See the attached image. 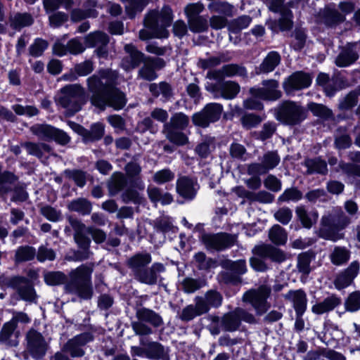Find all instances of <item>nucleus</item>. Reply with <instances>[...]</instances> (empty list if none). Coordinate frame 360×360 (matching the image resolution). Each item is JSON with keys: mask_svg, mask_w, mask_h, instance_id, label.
Here are the masks:
<instances>
[{"mask_svg": "<svg viewBox=\"0 0 360 360\" xmlns=\"http://www.w3.org/2000/svg\"><path fill=\"white\" fill-rule=\"evenodd\" d=\"M150 0H126V12L130 18H134L136 13L141 12Z\"/></svg>", "mask_w": 360, "mask_h": 360, "instance_id": "obj_56", "label": "nucleus"}, {"mask_svg": "<svg viewBox=\"0 0 360 360\" xmlns=\"http://www.w3.org/2000/svg\"><path fill=\"white\" fill-rule=\"evenodd\" d=\"M49 349V343L44 337L34 329L26 334V349L35 359H42Z\"/></svg>", "mask_w": 360, "mask_h": 360, "instance_id": "obj_15", "label": "nucleus"}, {"mask_svg": "<svg viewBox=\"0 0 360 360\" xmlns=\"http://www.w3.org/2000/svg\"><path fill=\"white\" fill-rule=\"evenodd\" d=\"M124 50L128 53V56L122 60V66L125 70L129 71L137 68L146 59L144 54L132 44L125 45Z\"/></svg>", "mask_w": 360, "mask_h": 360, "instance_id": "obj_29", "label": "nucleus"}, {"mask_svg": "<svg viewBox=\"0 0 360 360\" xmlns=\"http://www.w3.org/2000/svg\"><path fill=\"white\" fill-rule=\"evenodd\" d=\"M202 240L207 249L221 250L232 246L236 237L228 233L205 234Z\"/></svg>", "mask_w": 360, "mask_h": 360, "instance_id": "obj_21", "label": "nucleus"}, {"mask_svg": "<svg viewBox=\"0 0 360 360\" xmlns=\"http://www.w3.org/2000/svg\"><path fill=\"white\" fill-rule=\"evenodd\" d=\"M304 165L307 168V173L308 174H320L325 175L328 172L326 161L320 158L306 159Z\"/></svg>", "mask_w": 360, "mask_h": 360, "instance_id": "obj_41", "label": "nucleus"}, {"mask_svg": "<svg viewBox=\"0 0 360 360\" xmlns=\"http://www.w3.org/2000/svg\"><path fill=\"white\" fill-rule=\"evenodd\" d=\"M67 207L71 212H78L82 215H88L91 212L92 204L86 198H79L70 201Z\"/></svg>", "mask_w": 360, "mask_h": 360, "instance_id": "obj_42", "label": "nucleus"}, {"mask_svg": "<svg viewBox=\"0 0 360 360\" xmlns=\"http://www.w3.org/2000/svg\"><path fill=\"white\" fill-rule=\"evenodd\" d=\"M30 131L42 140H54L63 146L70 141V137L64 131L46 124H34L30 127Z\"/></svg>", "mask_w": 360, "mask_h": 360, "instance_id": "obj_13", "label": "nucleus"}, {"mask_svg": "<svg viewBox=\"0 0 360 360\" xmlns=\"http://www.w3.org/2000/svg\"><path fill=\"white\" fill-rule=\"evenodd\" d=\"M127 181L124 174L121 172H115L110 176L108 188L110 195H115L122 191L126 186Z\"/></svg>", "mask_w": 360, "mask_h": 360, "instance_id": "obj_45", "label": "nucleus"}, {"mask_svg": "<svg viewBox=\"0 0 360 360\" xmlns=\"http://www.w3.org/2000/svg\"><path fill=\"white\" fill-rule=\"evenodd\" d=\"M214 148V138L207 137L195 147V151L201 158H206Z\"/></svg>", "mask_w": 360, "mask_h": 360, "instance_id": "obj_59", "label": "nucleus"}, {"mask_svg": "<svg viewBox=\"0 0 360 360\" xmlns=\"http://www.w3.org/2000/svg\"><path fill=\"white\" fill-rule=\"evenodd\" d=\"M223 106L217 103L207 104L203 109L195 113L192 117V121L195 125L207 127L210 123L217 122L221 117Z\"/></svg>", "mask_w": 360, "mask_h": 360, "instance_id": "obj_16", "label": "nucleus"}, {"mask_svg": "<svg viewBox=\"0 0 360 360\" xmlns=\"http://www.w3.org/2000/svg\"><path fill=\"white\" fill-rule=\"evenodd\" d=\"M74 4L73 0H43V6L46 13L54 12L60 7L70 10Z\"/></svg>", "mask_w": 360, "mask_h": 360, "instance_id": "obj_50", "label": "nucleus"}, {"mask_svg": "<svg viewBox=\"0 0 360 360\" xmlns=\"http://www.w3.org/2000/svg\"><path fill=\"white\" fill-rule=\"evenodd\" d=\"M285 299L293 304L296 315L302 316L307 309V298L305 292L301 289L290 290L284 295Z\"/></svg>", "mask_w": 360, "mask_h": 360, "instance_id": "obj_32", "label": "nucleus"}, {"mask_svg": "<svg viewBox=\"0 0 360 360\" xmlns=\"http://www.w3.org/2000/svg\"><path fill=\"white\" fill-rule=\"evenodd\" d=\"M37 252L34 248L31 246H20L15 254V262L16 263L24 262L32 260L36 256Z\"/></svg>", "mask_w": 360, "mask_h": 360, "instance_id": "obj_55", "label": "nucleus"}, {"mask_svg": "<svg viewBox=\"0 0 360 360\" xmlns=\"http://www.w3.org/2000/svg\"><path fill=\"white\" fill-rule=\"evenodd\" d=\"M252 18L249 15H242L233 19L229 24V30L233 32H238L249 26Z\"/></svg>", "mask_w": 360, "mask_h": 360, "instance_id": "obj_62", "label": "nucleus"}, {"mask_svg": "<svg viewBox=\"0 0 360 360\" xmlns=\"http://www.w3.org/2000/svg\"><path fill=\"white\" fill-rule=\"evenodd\" d=\"M341 299L336 295H331L326 297L322 301L316 302L311 307V311L314 314L321 315L328 313L340 305Z\"/></svg>", "mask_w": 360, "mask_h": 360, "instance_id": "obj_33", "label": "nucleus"}, {"mask_svg": "<svg viewBox=\"0 0 360 360\" xmlns=\"http://www.w3.org/2000/svg\"><path fill=\"white\" fill-rule=\"evenodd\" d=\"M262 87H252L250 93L253 97L264 101H274L282 96L279 90V82L276 79H265L262 82Z\"/></svg>", "mask_w": 360, "mask_h": 360, "instance_id": "obj_17", "label": "nucleus"}, {"mask_svg": "<svg viewBox=\"0 0 360 360\" xmlns=\"http://www.w3.org/2000/svg\"><path fill=\"white\" fill-rule=\"evenodd\" d=\"M269 238L275 245H281L287 242L288 233L280 225L275 224L269 231Z\"/></svg>", "mask_w": 360, "mask_h": 360, "instance_id": "obj_47", "label": "nucleus"}, {"mask_svg": "<svg viewBox=\"0 0 360 360\" xmlns=\"http://www.w3.org/2000/svg\"><path fill=\"white\" fill-rule=\"evenodd\" d=\"M147 193L149 199L155 204L160 202L162 205H165L173 201V198L170 193L162 192L160 188L155 186H148Z\"/></svg>", "mask_w": 360, "mask_h": 360, "instance_id": "obj_39", "label": "nucleus"}, {"mask_svg": "<svg viewBox=\"0 0 360 360\" xmlns=\"http://www.w3.org/2000/svg\"><path fill=\"white\" fill-rule=\"evenodd\" d=\"M172 20V11L169 6H164L161 11L153 10L144 18V25L148 30L139 32V38L147 40L151 38H167L169 27Z\"/></svg>", "mask_w": 360, "mask_h": 360, "instance_id": "obj_3", "label": "nucleus"}, {"mask_svg": "<svg viewBox=\"0 0 360 360\" xmlns=\"http://www.w3.org/2000/svg\"><path fill=\"white\" fill-rule=\"evenodd\" d=\"M351 252L344 246H335L329 255L331 263L335 266L346 264L350 258Z\"/></svg>", "mask_w": 360, "mask_h": 360, "instance_id": "obj_40", "label": "nucleus"}, {"mask_svg": "<svg viewBox=\"0 0 360 360\" xmlns=\"http://www.w3.org/2000/svg\"><path fill=\"white\" fill-rule=\"evenodd\" d=\"M92 340L93 335L90 333H81L70 339L63 345V351H68L73 358L82 357L85 354L83 347Z\"/></svg>", "mask_w": 360, "mask_h": 360, "instance_id": "obj_22", "label": "nucleus"}, {"mask_svg": "<svg viewBox=\"0 0 360 360\" xmlns=\"http://www.w3.org/2000/svg\"><path fill=\"white\" fill-rule=\"evenodd\" d=\"M271 292V288L267 285H261L257 288L246 291L243 295V301L249 303L258 316L265 314L270 308L267 299Z\"/></svg>", "mask_w": 360, "mask_h": 360, "instance_id": "obj_10", "label": "nucleus"}, {"mask_svg": "<svg viewBox=\"0 0 360 360\" xmlns=\"http://www.w3.org/2000/svg\"><path fill=\"white\" fill-rule=\"evenodd\" d=\"M281 57L277 51H270L257 68V74H267L273 72L280 64Z\"/></svg>", "mask_w": 360, "mask_h": 360, "instance_id": "obj_35", "label": "nucleus"}, {"mask_svg": "<svg viewBox=\"0 0 360 360\" xmlns=\"http://www.w3.org/2000/svg\"><path fill=\"white\" fill-rule=\"evenodd\" d=\"M152 224L157 231L163 233L174 232L176 229L171 219L167 216H162L156 218L153 221Z\"/></svg>", "mask_w": 360, "mask_h": 360, "instance_id": "obj_54", "label": "nucleus"}, {"mask_svg": "<svg viewBox=\"0 0 360 360\" xmlns=\"http://www.w3.org/2000/svg\"><path fill=\"white\" fill-rule=\"evenodd\" d=\"M281 158L276 151H268L264 154L261 162H253L247 166L249 175H261L266 174L275 168L280 162Z\"/></svg>", "mask_w": 360, "mask_h": 360, "instance_id": "obj_19", "label": "nucleus"}, {"mask_svg": "<svg viewBox=\"0 0 360 360\" xmlns=\"http://www.w3.org/2000/svg\"><path fill=\"white\" fill-rule=\"evenodd\" d=\"M49 43L41 38H37L29 47V53L33 57L41 56L48 48Z\"/></svg>", "mask_w": 360, "mask_h": 360, "instance_id": "obj_63", "label": "nucleus"}, {"mask_svg": "<svg viewBox=\"0 0 360 360\" xmlns=\"http://www.w3.org/2000/svg\"><path fill=\"white\" fill-rule=\"evenodd\" d=\"M22 146L27 150L29 155L36 156L38 158H41L44 153H50L51 150V147L44 143L25 142L22 143Z\"/></svg>", "mask_w": 360, "mask_h": 360, "instance_id": "obj_46", "label": "nucleus"}, {"mask_svg": "<svg viewBox=\"0 0 360 360\" xmlns=\"http://www.w3.org/2000/svg\"><path fill=\"white\" fill-rule=\"evenodd\" d=\"M188 123L189 118L187 115L183 112H176L163 127L182 130L188 126Z\"/></svg>", "mask_w": 360, "mask_h": 360, "instance_id": "obj_49", "label": "nucleus"}, {"mask_svg": "<svg viewBox=\"0 0 360 360\" xmlns=\"http://www.w3.org/2000/svg\"><path fill=\"white\" fill-rule=\"evenodd\" d=\"M311 83V78L309 74L297 71L288 77L283 82V88L286 94L290 95L295 91L307 88Z\"/></svg>", "mask_w": 360, "mask_h": 360, "instance_id": "obj_20", "label": "nucleus"}, {"mask_svg": "<svg viewBox=\"0 0 360 360\" xmlns=\"http://www.w3.org/2000/svg\"><path fill=\"white\" fill-rule=\"evenodd\" d=\"M94 264H85L72 269L68 274V281L65 289L70 294H74L82 300H90L93 297L94 290L91 274Z\"/></svg>", "mask_w": 360, "mask_h": 360, "instance_id": "obj_2", "label": "nucleus"}, {"mask_svg": "<svg viewBox=\"0 0 360 360\" xmlns=\"http://www.w3.org/2000/svg\"><path fill=\"white\" fill-rule=\"evenodd\" d=\"M205 285V283L203 281L190 277L185 278L181 282L182 290L188 294L193 293Z\"/></svg>", "mask_w": 360, "mask_h": 360, "instance_id": "obj_60", "label": "nucleus"}, {"mask_svg": "<svg viewBox=\"0 0 360 360\" xmlns=\"http://www.w3.org/2000/svg\"><path fill=\"white\" fill-rule=\"evenodd\" d=\"M0 285L16 290L21 299L32 302L36 298V293L32 283L22 276H0Z\"/></svg>", "mask_w": 360, "mask_h": 360, "instance_id": "obj_11", "label": "nucleus"}, {"mask_svg": "<svg viewBox=\"0 0 360 360\" xmlns=\"http://www.w3.org/2000/svg\"><path fill=\"white\" fill-rule=\"evenodd\" d=\"M152 262L150 253H137L131 257L127 261V266L131 269L134 276L141 271Z\"/></svg>", "mask_w": 360, "mask_h": 360, "instance_id": "obj_34", "label": "nucleus"}, {"mask_svg": "<svg viewBox=\"0 0 360 360\" xmlns=\"http://www.w3.org/2000/svg\"><path fill=\"white\" fill-rule=\"evenodd\" d=\"M252 253L264 258H269L272 262L281 263L286 259L285 253L271 245L262 244L254 247Z\"/></svg>", "mask_w": 360, "mask_h": 360, "instance_id": "obj_25", "label": "nucleus"}, {"mask_svg": "<svg viewBox=\"0 0 360 360\" xmlns=\"http://www.w3.org/2000/svg\"><path fill=\"white\" fill-rule=\"evenodd\" d=\"M136 321L131 323V328L136 335L139 337L148 336L153 333L152 328H158L163 325L162 316L149 308L140 307L136 309Z\"/></svg>", "mask_w": 360, "mask_h": 360, "instance_id": "obj_6", "label": "nucleus"}, {"mask_svg": "<svg viewBox=\"0 0 360 360\" xmlns=\"http://www.w3.org/2000/svg\"><path fill=\"white\" fill-rule=\"evenodd\" d=\"M188 24L191 31L196 33L205 32L208 29L207 20L202 15L188 19Z\"/></svg>", "mask_w": 360, "mask_h": 360, "instance_id": "obj_61", "label": "nucleus"}, {"mask_svg": "<svg viewBox=\"0 0 360 360\" xmlns=\"http://www.w3.org/2000/svg\"><path fill=\"white\" fill-rule=\"evenodd\" d=\"M69 224L75 231L74 240L81 249L90 250L91 239L85 235L86 226L80 220L70 217L68 219Z\"/></svg>", "mask_w": 360, "mask_h": 360, "instance_id": "obj_26", "label": "nucleus"}, {"mask_svg": "<svg viewBox=\"0 0 360 360\" xmlns=\"http://www.w3.org/2000/svg\"><path fill=\"white\" fill-rule=\"evenodd\" d=\"M206 89L212 94L214 98H223L226 100H231L239 94L240 86L236 82L228 80L208 85Z\"/></svg>", "mask_w": 360, "mask_h": 360, "instance_id": "obj_18", "label": "nucleus"}, {"mask_svg": "<svg viewBox=\"0 0 360 360\" xmlns=\"http://www.w3.org/2000/svg\"><path fill=\"white\" fill-rule=\"evenodd\" d=\"M295 212L297 218L304 228L310 229L318 219V213L316 211L307 212L302 205L297 207Z\"/></svg>", "mask_w": 360, "mask_h": 360, "instance_id": "obj_43", "label": "nucleus"}, {"mask_svg": "<svg viewBox=\"0 0 360 360\" xmlns=\"http://www.w3.org/2000/svg\"><path fill=\"white\" fill-rule=\"evenodd\" d=\"M109 42L108 37L101 32H95L88 34L85 37V44L87 47H96V54L99 57L107 56L108 51L106 46Z\"/></svg>", "mask_w": 360, "mask_h": 360, "instance_id": "obj_27", "label": "nucleus"}, {"mask_svg": "<svg viewBox=\"0 0 360 360\" xmlns=\"http://www.w3.org/2000/svg\"><path fill=\"white\" fill-rule=\"evenodd\" d=\"M347 311L354 312L360 309V292L355 291L349 294L345 302Z\"/></svg>", "mask_w": 360, "mask_h": 360, "instance_id": "obj_64", "label": "nucleus"}, {"mask_svg": "<svg viewBox=\"0 0 360 360\" xmlns=\"http://www.w3.org/2000/svg\"><path fill=\"white\" fill-rule=\"evenodd\" d=\"M359 58V44L348 43L341 49L335 58V63L340 68L347 67L355 63Z\"/></svg>", "mask_w": 360, "mask_h": 360, "instance_id": "obj_24", "label": "nucleus"}, {"mask_svg": "<svg viewBox=\"0 0 360 360\" xmlns=\"http://www.w3.org/2000/svg\"><path fill=\"white\" fill-rule=\"evenodd\" d=\"M221 266L227 270L220 274L221 280L226 283L236 284L240 282V276L247 271L246 262L244 259L232 261L224 259L220 263Z\"/></svg>", "mask_w": 360, "mask_h": 360, "instance_id": "obj_14", "label": "nucleus"}, {"mask_svg": "<svg viewBox=\"0 0 360 360\" xmlns=\"http://www.w3.org/2000/svg\"><path fill=\"white\" fill-rule=\"evenodd\" d=\"M195 301V305L189 304L182 309L179 316L181 321H190L195 317L201 316L208 311V308L202 300V297H196Z\"/></svg>", "mask_w": 360, "mask_h": 360, "instance_id": "obj_30", "label": "nucleus"}, {"mask_svg": "<svg viewBox=\"0 0 360 360\" xmlns=\"http://www.w3.org/2000/svg\"><path fill=\"white\" fill-rule=\"evenodd\" d=\"M34 22L31 14L28 13L17 12L10 15L8 18L9 26L17 31L21 30L23 27H29Z\"/></svg>", "mask_w": 360, "mask_h": 360, "instance_id": "obj_37", "label": "nucleus"}, {"mask_svg": "<svg viewBox=\"0 0 360 360\" xmlns=\"http://www.w3.org/2000/svg\"><path fill=\"white\" fill-rule=\"evenodd\" d=\"M149 91L154 97L157 98L162 95L166 100L170 99L173 96L172 86L166 82L150 84Z\"/></svg>", "mask_w": 360, "mask_h": 360, "instance_id": "obj_44", "label": "nucleus"}, {"mask_svg": "<svg viewBox=\"0 0 360 360\" xmlns=\"http://www.w3.org/2000/svg\"><path fill=\"white\" fill-rule=\"evenodd\" d=\"M314 256L312 252H305L297 256V268L300 273L304 275H308L311 269L310 266L311 262Z\"/></svg>", "mask_w": 360, "mask_h": 360, "instance_id": "obj_52", "label": "nucleus"}, {"mask_svg": "<svg viewBox=\"0 0 360 360\" xmlns=\"http://www.w3.org/2000/svg\"><path fill=\"white\" fill-rule=\"evenodd\" d=\"M305 117L306 115L303 107L294 101H283L276 109V118L285 124H298Z\"/></svg>", "mask_w": 360, "mask_h": 360, "instance_id": "obj_9", "label": "nucleus"}, {"mask_svg": "<svg viewBox=\"0 0 360 360\" xmlns=\"http://www.w3.org/2000/svg\"><path fill=\"white\" fill-rule=\"evenodd\" d=\"M176 191L183 198L192 200L198 189V184L187 176H181L176 181Z\"/></svg>", "mask_w": 360, "mask_h": 360, "instance_id": "obj_31", "label": "nucleus"}, {"mask_svg": "<svg viewBox=\"0 0 360 360\" xmlns=\"http://www.w3.org/2000/svg\"><path fill=\"white\" fill-rule=\"evenodd\" d=\"M179 130L163 127L162 132L171 142L176 145L183 146L188 142V138Z\"/></svg>", "mask_w": 360, "mask_h": 360, "instance_id": "obj_53", "label": "nucleus"}, {"mask_svg": "<svg viewBox=\"0 0 360 360\" xmlns=\"http://www.w3.org/2000/svg\"><path fill=\"white\" fill-rule=\"evenodd\" d=\"M18 178L13 172L2 171L0 165V197L4 200L6 195L13 191L11 200L13 202H23L28 198V193L22 184L14 186Z\"/></svg>", "mask_w": 360, "mask_h": 360, "instance_id": "obj_7", "label": "nucleus"}, {"mask_svg": "<svg viewBox=\"0 0 360 360\" xmlns=\"http://www.w3.org/2000/svg\"><path fill=\"white\" fill-rule=\"evenodd\" d=\"M117 79V72L110 69L101 70L87 79L92 105L101 110L106 106L115 110H120L125 106L127 98L125 94L116 87Z\"/></svg>", "mask_w": 360, "mask_h": 360, "instance_id": "obj_1", "label": "nucleus"}, {"mask_svg": "<svg viewBox=\"0 0 360 360\" xmlns=\"http://www.w3.org/2000/svg\"><path fill=\"white\" fill-rule=\"evenodd\" d=\"M140 346H131V354L133 356H144L149 359L158 360L165 358V347L158 342L148 340L140 337Z\"/></svg>", "mask_w": 360, "mask_h": 360, "instance_id": "obj_12", "label": "nucleus"}, {"mask_svg": "<svg viewBox=\"0 0 360 360\" xmlns=\"http://www.w3.org/2000/svg\"><path fill=\"white\" fill-rule=\"evenodd\" d=\"M15 327L10 321L6 323L0 332V342L6 346L15 347L18 345V340L16 339L12 340V335Z\"/></svg>", "mask_w": 360, "mask_h": 360, "instance_id": "obj_48", "label": "nucleus"}, {"mask_svg": "<svg viewBox=\"0 0 360 360\" xmlns=\"http://www.w3.org/2000/svg\"><path fill=\"white\" fill-rule=\"evenodd\" d=\"M226 77H240L246 78L248 71L245 66L238 63H229L222 66Z\"/></svg>", "mask_w": 360, "mask_h": 360, "instance_id": "obj_51", "label": "nucleus"}, {"mask_svg": "<svg viewBox=\"0 0 360 360\" xmlns=\"http://www.w3.org/2000/svg\"><path fill=\"white\" fill-rule=\"evenodd\" d=\"M83 94L84 89L80 85H66L60 89L56 101L72 115L81 109L79 100Z\"/></svg>", "mask_w": 360, "mask_h": 360, "instance_id": "obj_8", "label": "nucleus"}, {"mask_svg": "<svg viewBox=\"0 0 360 360\" xmlns=\"http://www.w3.org/2000/svg\"><path fill=\"white\" fill-rule=\"evenodd\" d=\"M165 271V267L162 263L155 262L150 267L146 268L136 274L134 278L141 283L154 285L159 280H162L160 274Z\"/></svg>", "mask_w": 360, "mask_h": 360, "instance_id": "obj_23", "label": "nucleus"}, {"mask_svg": "<svg viewBox=\"0 0 360 360\" xmlns=\"http://www.w3.org/2000/svg\"><path fill=\"white\" fill-rule=\"evenodd\" d=\"M352 221L351 217L338 208L335 210L333 214H326L321 217L319 236L321 238L333 242L342 240L345 234L340 231L347 228Z\"/></svg>", "mask_w": 360, "mask_h": 360, "instance_id": "obj_5", "label": "nucleus"}, {"mask_svg": "<svg viewBox=\"0 0 360 360\" xmlns=\"http://www.w3.org/2000/svg\"><path fill=\"white\" fill-rule=\"evenodd\" d=\"M359 262H352L345 271L337 276L334 281L335 288L341 290L349 285L359 274Z\"/></svg>", "mask_w": 360, "mask_h": 360, "instance_id": "obj_28", "label": "nucleus"}, {"mask_svg": "<svg viewBox=\"0 0 360 360\" xmlns=\"http://www.w3.org/2000/svg\"><path fill=\"white\" fill-rule=\"evenodd\" d=\"M232 59L228 51L220 52L217 56H209L206 58H200L197 65L203 70L211 69L219 65L222 63H226Z\"/></svg>", "mask_w": 360, "mask_h": 360, "instance_id": "obj_36", "label": "nucleus"}, {"mask_svg": "<svg viewBox=\"0 0 360 360\" xmlns=\"http://www.w3.org/2000/svg\"><path fill=\"white\" fill-rule=\"evenodd\" d=\"M209 320L210 323L208 326V329L214 335L219 334L221 330L228 332L238 330L241 321L248 323H256L254 315L240 307H236L234 310L224 314L221 317L210 316Z\"/></svg>", "mask_w": 360, "mask_h": 360, "instance_id": "obj_4", "label": "nucleus"}, {"mask_svg": "<svg viewBox=\"0 0 360 360\" xmlns=\"http://www.w3.org/2000/svg\"><path fill=\"white\" fill-rule=\"evenodd\" d=\"M202 300L205 302L209 311L210 307L217 308L221 306L223 297L217 290H210L205 294L204 297H202Z\"/></svg>", "mask_w": 360, "mask_h": 360, "instance_id": "obj_58", "label": "nucleus"}, {"mask_svg": "<svg viewBox=\"0 0 360 360\" xmlns=\"http://www.w3.org/2000/svg\"><path fill=\"white\" fill-rule=\"evenodd\" d=\"M321 20L328 26H334L345 20V17L338 10L326 7L319 13Z\"/></svg>", "mask_w": 360, "mask_h": 360, "instance_id": "obj_38", "label": "nucleus"}, {"mask_svg": "<svg viewBox=\"0 0 360 360\" xmlns=\"http://www.w3.org/2000/svg\"><path fill=\"white\" fill-rule=\"evenodd\" d=\"M44 279L49 285H59L67 281V276L62 271H46L44 273Z\"/></svg>", "mask_w": 360, "mask_h": 360, "instance_id": "obj_57", "label": "nucleus"}]
</instances>
